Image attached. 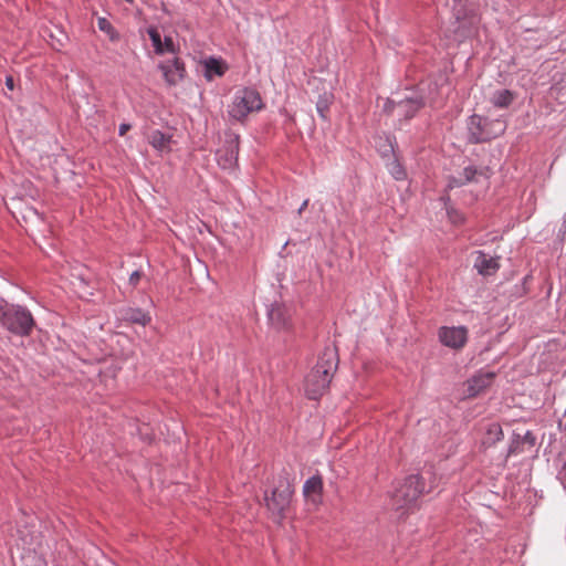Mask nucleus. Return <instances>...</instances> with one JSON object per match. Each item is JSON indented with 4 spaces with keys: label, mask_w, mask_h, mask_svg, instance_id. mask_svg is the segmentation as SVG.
Returning a JSON list of instances; mask_svg holds the SVG:
<instances>
[{
    "label": "nucleus",
    "mask_w": 566,
    "mask_h": 566,
    "mask_svg": "<svg viewBox=\"0 0 566 566\" xmlns=\"http://www.w3.org/2000/svg\"><path fill=\"white\" fill-rule=\"evenodd\" d=\"M337 355L333 349L326 348L322 353L305 378V392L310 399H317L327 390L337 369Z\"/></svg>",
    "instance_id": "nucleus-1"
},
{
    "label": "nucleus",
    "mask_w": 566,
    "mask_h": 566,
    "mask_svg": "<svg viewBox=\"0 0 566 566\" xmlns=\"http://www.w3.org/2000/svg\"><path fill=\"white\" fill-rule=\"evenodd\" d=\"M263 102L259 92L252 88L239 90L229 106V116L238 122H243L250 114L261 111Z\"/></svg>",
    "instance_id": "nucleus-2"
},
{
    "label": "nucleus",
    "mask_w": 566,
    "mask_h": 566,
    "mask_svg": "<svg viewBox=\"0 0 566 566\" xmlns=\"http://www.w3.org/2000/svg\"><path fill=\"white\" fill-rule=\"evenodd\" d=\"M293 493L294 489L289 480L280 479L271 496L265 497L268 510L275 523L280 524L286 517Z\"/></svg>",
    "instance_id": "nucleus-3"
},
{
    "label": "nucleus",
    "mask_w": 566,
    "mask_h": 566,
    "mask_svg": "<svg viewBox=\"0 0 566 566\" xmlns=\"http://www.w3.org/2000/svg\"><path fill=\"white\" fill-rule=\"evenodd\" d=\"M0 322L9 332L19 336H29L34 327L32 314L21 306L8 307L2 312Z\"/></svg>",
    "instance_id": "nucleus-4"
},
{
    "label": "nucleus",
    "mask_w": 566,
    "mask_h": 566,
    "mask_svg": "<svg viewBox=\"0 0 566 566\" xmlns=\"http://www.w3.org/2000/svg\"><path fill=\"white\" fill-rule=\"evenodd\" d=\"M422 476L412 474L405 479L403 483L395 491L392 505L396 510H402L413 505L424 493Z\"/></svg>",
    "instance_id": "nucleus-5"
},
{
    "label": "nucleus",
    "mask_w": 566,
    "mask_h": 566,
    "mask_svg": "<svg viewBox=\"0 0 566 566\" xmlns=\"http://www.w3.org/2000/svg\"><path fill=\"white\" fill-rule=\"evenodd\" d=\"M439 340L449 348L461 349L468 342V328L464 326H442L438 331Z\"/></svg>",
    "instance_id": "nucleus-6"
},
{
    "label": "nucleus",
    "mask_w": 566,
    "mask_h": 566,
    "mask_svg": "<svg viewBox=\"0 0 566 566\" xmlns=\"http://www.w3.org/2000/svg\"><path fill=\"white\" fill-rule=\"evenodd\" d=\"M158 69L163 72L165 82L169 86L179 84L187 74L185 63L179 57L160 62Z\"/></svg>",
    "instance_id": "nucleus-7"
},
{
    "label": "nucleus",
    "mask_w": 566,
    "mask_h": 566,
    "mask_svg": "<svg viewBox=\"0 0 566 566\" xmlns=\"http://www.w3.org/2000/svg\"><path fill=\"white\" fill-rule=\"evenodd\" d=\"M423 106V101L418 96L406 97L402 101L394 102L388 99L385 109L388 113H396L397 116H405V118H411Z\"/></svg>",
    "instance_id": "nucleus-8"
},
{
    "label": "nucleus",
    "mask_w": 566,
    "mask_h": 566,
    "mask_svg": "<svg viewBox=\"0 0 566 566\" xmlns=\"http://www.w3.org/2000/svg\"><path fill=\"white\" fill-rule=\"evenodd\" d=\"M495 374L493 371H480L467 381V397H475L488 387H490L494 380Z\"/></svg>",
    "instance_id": "nucleus-9"
},
{
    "label": "nucleus",
    "mask_w": 566,
    "mask_h": 566,
    "mask_svg": "<svg viewBox=\"0 0 566 566\" xmlns=\"http://www.w3.org/2000/svg\"><path fill=\"white\" fill-rule=\"evenodd\" d=\"M239 150V136H232L228 142V146L224 149H220L217 153V160L220 167L223 169H230L235 166L238 161Z\"/></svg>",
    "instance_id": "nucleus-10"
},
{
    "label": "nucleus",
    "mask_w": 566,
    "mask_h": 566,
    "mask_svg": "<svg viewBox=\"0 0 566 566\" xmlns=\"http://www.w3.org/2000/svg\"><path fill=\"white\" fill-rule=\"evenodd\" d=\"M147 34L149 35L154 51L158 55H163L165 53H176L177 46L174 43L172 39L170 36H165L164 40H161V34L155 27L147 28Z\"/></svg>",
    "instance_id": "nucleus-11"
},
{
    "label": "nucleus",
    "mask_w": 566,
    "mask_h": 566,
    "mask_svg": "<svg viewBox=\"0 0 566 566\" xmlns=\"http://www.w3.org/2000/svg\"><path fill=\"white\" fill-rule=\"evenodd\" d=\"M323 492V481L318 475L310 478L303 486V494L305 499L314 505L321 503Z\"/></svg>",
    "instance_id": "nucleus-12"
},
{
    "label": "nucleus",
    "mask_w": 566,
    "mask_h": 566,
    "mask_svg": "<svg viewBox=\"0 0 566 566\" xmlns=\"http://www.w3.org/2000/svg\"><path fill=\"white\" fill-rule=\"evenodd\" d=\"M474 268L480 274L486 276L494 274L500 269V264L496 258H492L484 252L479 251L474 259Z\"/></svg>",
    "instance_id": "nucleus-13"
},
{
    "label": "nucleus",
    "mask_w": 566,
    "mask_h": 566,
    "mask_svg": "<svg viewBox=\"0 0 566 566\" xmlns=\"http://www.w3.org/2000/svg\"><path fill=\"white\" fill-rule=\"evenodd\" d=\"M147 140L154 149L161 154H168L171 151V135H166L163 132L156 129L147 136Z\"/></svg>",
    "instance_id": "nucleus-14"
},
{
    "label": "nucleus",
    "mask_w": 566,
    "mask_h": 566,
    "mask_svg": "<svg viewBox=\"0 0 566 566\" xmlns=\"http://www.w3.org/2000/svg\"><path fill=\"white\" fill-rule=\"evenodd\" d=\"M269 318L276 328H285L289 325L287 311L281 305H273L269 312Z\"/></svg>",
    "instance_id": "nucleus-15"
},
{
    "label": "nucleus",
    "mask_w": 566,
    "mask_h": 566,
    "mask_svg": "<svg viewBox=\"0 0 566 566\" xmlns=\"http://www.w3.org/2000/svg\"><path fill=\"white\" fill-rule=\"evenodd\" d=\"M503 438V430L500 423L492 422L485 428V432L482 439L484 447H492Z\"/></svg>",
    "instance_id": "nucleus-16"
},
{
    "label": "nucleus",
    "mask_w": 566,
    "mask_h": 566,
    "mask_svg": "<svg viewBox=\"0 0 566 566\" xmlns=\"http://www.w3.org/2000/svg\"><path fill=\"white\" fill-rule=\"evenodd\" d=\"M227 70L224 63L217 59H208L205 61V76L211 81L213 75L222 76Z\"/></svg>",
    "instance_id": "nucleus-17"
},
{
    "label": "nucleus",
    "mask_w": 566,
    "mask_h": 566,
    "mask_svg": "<svg viewBox=\"0 0 566 566\" xmlns=\"http://www.w3.org/2000/svg\"><path fill=\"white\" fill-rule=\"evenodd\" d=\"M463 179L454 180L453 186L459 187L467 182H471L476 180L478 176H484L486 177L485 172L483 170H478L475 167L469 166L463 169Z\"/></svg>",
    "instance_id": "nucleus-18"
},
{
    "label": "nucleus",
    "mask_w": 566,
    "mask_h": 566,
    "mask_svg": "<svg viewBox=\"0 0 566 566\" xmlns=\"http://www.w3.org/2000/svg\"><path fill=\"white\" fill-rule=\"evenodd\" d=\"M97 27L98 29L104 32L105 34H107L108 39L112 41V42H117L119 41V34L118 32L115 30V28L112 25V23L106 19V18H98L97 20Z\"/></svg>",
    "instance_id": "nucleus-19"
},
{
    "label": "nucleus",
    "mask_w": 566,
    "mask_h": 566,
    "mask_svg": "<svg viewBox=\"0 0 566 566\" xmlns=\"http://www.w3.org/2000/svg\"><path fill=\"white\" fill-rule=\"evenodd\" d=\"M126 317L132 323H136L143 326L147 325L150 322L149 314L140 310H129Z\"/></svg>",
    "instance_id": "nucleus-20"
},
{
    "label": "nucleus",
    "mask_w": 566,
    "mask_h": 566,
    "mask_svg": "<svg viewBox=\"0 0 566 566\" xmlns=\"http://www.w3.org/2000/svg\"><path fill=\"white\" fill-rule=\"evenodd\" d=\"M512 101L513 94L507 90L497 92L493 97V103L497 107H506L512 103Z\"/></svg>",
    "instance_id": "nucleus-21"
},
{
    "label": "nucleus",
    "mask_w": 566,
    "mask_h": 566,
    "mask_svg": "<svg viewBox=\"0 0 566 566\" xmlns=\"http://www.w3.org/2000/svg\"><path fill=\"white\" fill-rule=\"evenodd\" d=\"M389 171L396 180H403L407 176L403 167L397 160L389 165Z\"/></svg>",
    "instance_id": "nucleus-22"
},
{
    "label": "nucleus",
    "mask_w": 566,
    "mask_h": 566,
    "mask_svg": "<svg viewBox=\"0 0 566 566\" xmlns=\"http://www.w3.org/2000/svg\"><path fill=\"white\" fill-rule=\"evenodd\" d=\"M331 103V96L324 95L316 104L317 112L323 119H326V113Z\"/></svg>",
    "instance_id": "nucleus-23"
},
{
    "label": "nucleus",
    "mask_w": 566,
    "mask_h": 566,
    "mask_svg": "<svg viewBox=\"0 0 566 566\" xmlns=\"http://www.w3.org/2000/svg\"><path fill=\"white\" fill-rule=\"evenodd\" d=\"M448 216H449L450 221L453 224H461V223L464 222L463 214L461 212L457 211V210H449L448 211Z\"/></svg>",
    "instance_id": "nucleus-24"
},
{
    "label": "nucleus",
    "mask_w": 566,
    "mask_h": 566,
    "mask_svg": "<svg viewBox=\"0 0 566 566\" xmlns=\"http://www.w3.org/2000/svg\"><path fill=\"white\" fill-rule=\"evenodd\" d=\"M142 276L143 273L140 271H134L129 276V284L135 287L139 283Z\"/></svg>",
    "instance_id": "nucleus-25"
},
{
    "label": "nucleus",
    "mask_w": 566,
    "mask_h": 566,
    "mask_svg": "<svg viewBox=\"0 0 566 566\" xmlns=\"http://www.w3.org/2000/svg\"><path fill=\"white\" fill-rule=\"evenodd\" d=\"M130 129V125L129 124H126V123H123L119 125V135L120 136H124L128 130Z\"/></svg>",
    "instance_id": "nucleus-26"
},
{
    "label": "nucleus",
    "mask_w": 566,
    "mask_h": 566,
    "mask_svg": "<svg viewBox=\"0 0 566 566\" xmlns=\"http://www.w3.org/2000/svg\"><path fill=\"white\" fill-rule=\"evenodd\" d=\"M307 206H308V199H305L298 209V213L301 214L303 212V210H305L307 208Z\"/></svg>",
    "instance_id": "nucleus-27"
},
{
    "label": "nucleus",
    "mask_w": 566,
    "mask_h": 566,
    "mask_svg": "<svg viewBox=\"0 0 566 566\" xmlns=\"http://www.w3.org/2000/svg\"><path fill=\"white\" fill-rule=\"evenodd\" d=\"M6 84L10 90H12L13 88V78L11 76L7 77Z\"/></svg>",
    "instance_id": "nucleus-28"
},
{
    "label": "nucleus",
    "mask_w": 566,
    "mask_h": 566,
    "mask_svg": "<svg viewBox=\"0 0 566 566\" xmlns=\"http://www.w3.org/2000/svg\"><path fill=\"white\" fill-rule=\"evenodd\" d=\"M455 19H457V22L459 23L461 20V11L460 10H457Z\"/></svg>",
    "instance_id": "nucleus-29"
}]
</instances>
